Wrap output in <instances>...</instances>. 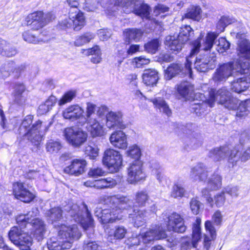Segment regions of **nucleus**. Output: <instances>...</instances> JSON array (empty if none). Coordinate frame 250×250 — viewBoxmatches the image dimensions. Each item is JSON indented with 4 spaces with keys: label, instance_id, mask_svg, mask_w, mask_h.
Here are the masks:
<instances>
[{
    "label": "nucleus",
    "instance_id": "obj_1",
    "mask_svg": "<svg viewBox=\"0 0 250 250\" xmlns=\"http://www.w3.org/2000/svg\"><path fill=\"white\" fill-rule=\"evenodd\" d=\"M47 220L51 222L58 230V238L52 237L47 242L49 250H60L70 249L72 244L79 240L82 234L77 225H68L61 223L62 210L60 207H54L46 212Z\"/></svg>",
    "mask_w": 250,
    "mask_h": 250
},
{
    "label": "nucleus",
    "instance_id": "obj_2",
    "mask_svg": "<svg viewBox=\"0 0 250 250\" xmlns=\"http://www.w3.org/2000/svg\"><path fill=\"white\" fill-rule=\"evenodd\" d=\"M208 156L215 161L228 157L229 164L233 167L239 160L245 162L250 158V147L244 148L243 145H238L230 149L228 146H223L210 150Z\"/></svg>",
    "mask_w": 250,
    "mask_h": 250
},
{
    "label": "nucleus",
    "instance_id": "obj_3",
    "mask_svg": "<svg viewBox=\"0 0 250 250\" xmlns=\"http://www.w3.org/2000/svg\"><path fill=\"white\" fill-rule=\"evenodd\" d=\"M239 71L244 73L250 74V62H229L219 65L213 74L212 80L217 84L225 82L230 77H235L240 75Z\"/></svg>",
    "mask_w": 250,
    "mask_h": 250
},
{
    "label": "nucleus",
    "instance_id": "obj_4",
    "mask_svg": "<svg viewBox=\"0 0 250 250\" xmlns=\"http://www.w3.org/2000/svg\"><path fill=\"white\" fill-rule=\"evenodd\" d=\"M33 119L32 115L26 116L22 120L19 131L20 135L26 137L35 145H38L42 141V133L46 132L47 127L46 125H43L40 120L32 124Z\"/></svg>",
    "mask_w": 250,
    "mask_h": 250
},
{
    "label": "nucleus",
    "instance_id": "obj_5",
    "mask_svg": "<svg viewBox=\"0 0 250 250\" xmlns=\"http://www.w3.org/2000/svg\"><path fill=\"white\" fill-rule=\"evenodd\" d=\"M123 7L125 13L134 12L143 18H148L149 14V7L144 4L142 0H117L114 4L110 2L107 6L109 14L114 12L118 7Z\"/></svg>",
    "mask_w": 250,
    "mask_h": 250
},
{
    "label": "nucleus",
    "instance_id": "obj_6",
    "mask_svg": "<svg viewBox=\"0 0 250 250\" xmlns=\"http://www.w3.org/2000/svg\"><path fill=\"white\" fill-rule=\"evenodd\" d=\"M208 94L209 97L207 101L210 107L213 106L215 102H217L224 104L229 110H237L240 104L237 99L230 97V92L225 87L217 91L210 89Z\"/></svg>",
    "mask_w": 250,
    "mask_h": 250
},
{
    "label": "nucleus",
    "instance_id": "obj_7",
    "mask_svg": "<svg viewBox=\"0 0 250 250\" xmlns=\"http://www.w3.org/2000/svg\"><path fill=\"white\" fill-rule=\"evenodd\" d=\"M219 33H208L205 38H198L193 43L189 55L186 58L185 68L189 74V77L192 78V70L191 68V61L190 59L194 55L199 52L200 49L204 51H208L212 47L214 41L218 36Z\"/></svg>",
    "mask_w": 250,
    "mask_h": 250
},
{
    "label": "nucleus",
    "instance_id": "obj_8",
    "mask_svg": "<svg viewBox=\"0 0 250 250\" xmlns=\"http://www.w3.org/2000/svg\"><path fill=\"white\" fill-rule=\"evenodd\" d=\"M66 2L71 7L69 17L68 19L62 21L60 24L63 27H73L75 30L79 31L85 24L83 14L77 8L79 5V1L78 0H66Z\"/></svg>",
    "mask_w": 250,
    "mask_h": 250
},
{
    "label": "nucleus",
    "instance_id": "obj_9",
    "mask_svg": "<svg viewBox=\"0 0 250 250\" xmlns=\"http://www.w3.org/2000/svg\"><path fill=\"white\" fill-rule=\"evenodd\" d=\"M64 210L76 222L80 223L84 230L92 228L93 220L85 204H83L81 208L77 204L69 205Z\"/></svg>",
    "mask_w": 250,
    "mask_h": 250
},
{
    "label": "nucleus",
    "instance_id": "obj_10",
    "mask_svg": "<svg viewBox=\"0 0 250 250\" xmlns=\"http://www.w3.org/2000/svg\"><path fill=\"white\" fill-rule=\"evenodd\" d=\"M10 240L21 250H30L32 245V237L24 230V228L18 226L12 227L8 233Z\"/></svg>",
    "mask_w": 250,
    "mask_h": 250
},
{
    "label": "nucleus",
    "instance_id": "obj_11",
    "mask_svg": "<svg viewBox=\"0 0 250 250\" xmlns=\"http://www.w3.org/2000/svg\"><path fill=\"white\" fill-rule=\"evenodd\" d=\"M103 204L107 206L108 208L97 207L95 210V216L100 219L102 223H112L123 219L124 215L120 213V210L116 209L115 207H111L109 204Z\"/></svg>",
    "mask_w": 250,
    "mask_h": 250
},
{
    "label": "nucleus",
    "instance_id": "obj_12",
    "mask_svg": "<svg viewBox=\"0 0 250 250\" xmlns=\"http://www.w3.org/2000/svg\"><path fill=\"white\" fill-rule=\"evenodd\" d=\"M99 202L101 204H109L111 207H115L116 209L120 210V213L121 214H122V210H129L133 206L131 200L126 197L119 195H104L100 198Z\"/></svg>",
    "mask_w": 250,
    "mask_h": 250
},
{
    "label": "nucleus",
    "instance_id": "obj_13",
    "mask_svg": "<svg viewBox=\"0 0 250 250\" xmlns=\"http://www.w3.org/2000/svg\"><path fill=\"white\" fill-rule=\"evenodd\" d=\"M63 133L67 142L75 147L83 145L87 138V133L80 128L68 127L64 129Z\"/></svg>",
    "mask_w": 250,
    "mask_h": 250
},
{
    "label": "nucleus",
    "instance_id": "obj_14",
    "mask_svg": "<svg viewBox=\"0 0 250 250\" xmlns=\"http://www.w3.org/2000/svg\"><path fill=\"white\" fill-rule=\"evenodd\" d=\"M122 156L118 151L108 148L105 150L103 163L111 172L119 171L122 164Z\"/></svg>",
    "mask_w": 250,
    "mask_h": 250
},
{
    "label": "nucleus",
    "instance_id": "obj_15",
    "mask_svg": "<svg viewBox=\"0 0 250 250\" xmlns=\"http://www.w3.org/2000/svg\"><path fill=\"white\" fill-rule=\"evenodd\" d=\"M216 59L215 53L200 54L194 62V68L200 72H205L214 68Z\"/></svg>",
    "mask_w": 250,
    "mask_h": 250
},
{
    "label": "nucleus",
    "instance_id": "obj_16",
    "mask_svg": "<svg viewBox=\"0 0 250 250\" xmlns=\"http://www.w3.org/2000/svg\"><path fill=\"white\" fill-rule=\"evenodd\" d=\"M52 16L51 13L44 15L42 11H36L29 14L26 18L25 21L27 25H31L33 29L38 30L49 22Z\"/></svg>",
    "mask_w": 250,
    "mask_h": 250
},
{
    "label": "nucleus",
    "instance_id": "obj_17",
    "mask_svg": "<svg viewBox=\"0 0 250 250\" xmlns=\"http://www.w3.org/2000/svg\"><path fill=\"white\" fill-rule=\"evenodd\" d=\"M146 174L143 169L142 163L136 161L130 164L128 168L127 181L130 184H135L146 179Z\"/></svg>",
    "mask_w": 250,
    "mask_h": 250
},
{
    "label": "nucleus",
    "instance_id": "obj_18",
    "mask_svg": "<svg viewBox=\"0 0 250 250\" xmlns=\"http://www.w3.org/2000/svg\"><path fill=\"white\" fill-rule=\"evenodd\" d=\"M240 75L233 77L234 80L231 82V89L238 93L246 90L250 86V74H246L239 71Z\"/></svg>",
    "mask_w": 250,
    "mask_h": 250
},
{
    "label": "nucleus",
    "instance_id": "obj_19",
    "mask_svg": "<svg viewBox=\"0 0 250 250\" xmlns=\"http://www.w3.org/2000/svg\"><path fill=\"white\" fill-rule=\"evenodd\" d=\"M13 192L17 199L25 203L30 202L35 197V195L21 182H17L13 184Z\"/></svg>",
    "mask_w": 250,
    "mask_h": 250
},
{
    "label": "nucleus",
    "instance_id": "obj_20",
    "mask_svg": "<svg viewBox=\"0 0 250 250\" xmlns=\"http://www.w3.org/2000/svg\"><path fill=\"white\" fill-rule=\"evenodd\" d=\"M167 218V227L168 230L178 233H183L186 231L187 227L180 215L174 212L169 215Z\"/></svg>",
    "mask_w": 250,
    "mask_h": 250
},
{
    "label": "nucleus",
    "instance_id": "obj_21",
    "mask_svg": "<svg viewBox=\"0 0 250 250\" xmlns=\"http://www.w3.org/2000/svg\"><path fill=\"white\" fill-rule=\"evenodd\" d=\"M83 113V109L78 104H73L66 108L62 112V116L65 119L74 121L79 120L81 125L82 118Z\"/></svg>",
    "mask_w": 250,
    "mask_h": 250
},
{
    "label": "nucleus",
    "instance_id": "obj_22",
    "mask_svg": "<svg viewBox=\"0 0 250 250\" xmlns=\"http://www.w3.org/2000/svg\"><path fill=\"white\" fill-rule=\"evenodd\" d=\"M86 162L84 159H75L64 169L65 173L76 176L82 174L85 171Z\"/></svg>",
    "mask_w": 250,
    "mask_h": 250
},
{
    "label": "nucleus",
    "instance_id": "obj_23",
    "mask_svg": "<svg viewBox=\"0 0 250 250\" xmlns=\"http://www.w3.org/2000/svg\"><path fill=\"white\" fill-rule=\"evenodd\" d=\"M106 126L109 129H124L125 125L123 123L121 113L109 112L106 115Z\"/></svg>",
    "mask_w": 250,
    "mask_h": 250
},
{
    "label": "nucleus",
    "instance_id": "obj_24",
    "mask_svg": "<svg viewBox=\"0 0 250 250\" xmlns=\"http://www.w3.org/2000/svg\"><path fill=\"white\" fill-rule=\"evenodd\" d=\"M83 184L87 187H94L97 189H101L113 188L116 186L117 182L114 179L111 177H107L97 180H88L84 182Z\"/></svg>",
    "mask_w": 250,
    "mask_h": 250
},
{
    "label": "nucleus",
    "instance_id": "obj_25",
    "mask_svg": "<svg viewBox=\"0 0 250 250\" xmlns=\"http://www.w3.org/2000/svg\"><path fill=\"white\" fill-rule=\"evenodd\" d=\"M128 215L134 227L139 228L146 223L148 212L146 209H134L132 213H128Z\"/></svg>",
    "mask_w": 250,
    "mask_h": 250
},
{
    "label": "nucleus",
    "instance_id": "obj_26",
    "mask_svg": "<svg viewBox=\"0 0 250 250\" xmlns=\"http://www.w3.org/2000/svg\"><path fill=\"white\" fill-rule=\"evenodd\" d=\"M196 126L192 124H188L184 129L189 139V145L193 148H196L202 145V140L199 134L195 132Z\"/></svg>",
    "mask_w": 250,
    "mask_h": 250
},
{
    "label": "nucleus",
    "instance_id": "obj_27",
    "mask_svg": "<svg viewBox=\"0 0 250 250\" xmlns=\"http://www.w3.org/2000/svg\"><path fill=\"white\" fill-rule=\"evenodd\" d=\"M176 91L179 96V99L183 98L185 100H189L193 97L194 86L189 82L183 81L177 84Z\"/></svg>",
    "mask_w": 250,
    "mask_h": 250
},
{
    "label": "nucleus",
    "instance_id": "obj_28",
    "mask_svg": "<svg viewBox=\"0 0 250 250\" xmlns=\"http://www.w3.org/2000/svg\"><path fill=\"white\" fill-rule=\"evenodd\" d=\"M236 37L239 39L237 48L238 55L241 58L250 59V42L245 38L244 34L237 33Z\"/></svg>",
    "mask_w": 250,
    "mask_h": 250
},
{
    "label": "nucleus",
    "instance_id": "obj_29",
    "mask_svg": "<svg viewBox=\"0 0 250 250\" xmlns=\"http://www.w3.org/2000/svg\"><path fill=\"white\" fill-rule=\"evenodd\" d=\"M166 234L160 227L152 229L141 234V238L144 244H147L154 240L164 239L166 237Z\"/></svg>",
    "mask_w": 250,
    "mask_h": 250
},
{
    "label": "nucleus",
    "instance_id": "obj_30",
    "mask_svg": "<svg viewBox=\"0 0 250 250\" xmlns=\"http://www.w3.org/2000/svg\"><path fill=\"white\" fill-rule=\"evenodd\" d=\"M208 170L203 163H198L191 168L190 177L195 181L205 182L208 177Z\"/></svg>",
    "mask_w": 250,
    "mask_h": 250
},
{
    "label": "nucleus",
    "instance_id": "obj_31",
    "mask_svg": "<svg viewBox=\"0 0 250 250\" xmlns=\"http://www.w3.org/2000/svg\"><path fill=\"white\" fill-rule=\"evenodd\" d=\"M109 141L113 146L118 148L125 149L127 146L126 135L121 130L113 132L109 137Z\"/></svg>",
    "mask_w": 250,
    "mask_h": 250
},
{
    "label": "nucleus",
    "instance_id": "obj_32",
    "mask_svg": "<svg viewBox=\"0 0 250 250\" xmlns=\"http://www.w3.org/2000/svg\"><path fill=\"white\" fill-rule=\"evenodd\" d=\"M30 224L34 230V236L39 241L42 240L44 236L46 231V226L44 222L38 218H33Z\"/></svg>",
    "mask_w": 250,
    "mask_h": 250
},
{
    "label": "nucleus",
    "instance_id": "obj_33",
    "mask_svg": "<svg viewBox=\"0 0 250 250\" xmlns=\"http://www.w3.org/2000/svg\"><path fill=\"white\" fill-rule=\"evenodd\" d=\"M184 42H182L178 39L177 36H168L166 37L165 41V44L166 47L173 53L177 54L182 49Z\"/></svg>",
    "mask_w": 250,
    "mask_h": 250
},
{
    "label": "nucleus",
    "instance_id": "obj_34",
    "mask_svg": "<svg viewBox=\"0 0 250 250\" xmlns=\"http://www.w3.org/2000/svg\"><path fill=\"white\" fill-rule=\"evenodd\" d=\"M86 127L93 137H101L104 135V126L101 125L97 119L86 122Z\"/></svg>",
    "mask_w": 250,
    "mask_h": 250
},
{
    "label": "nucleus",
    "instance_id": "obj_35",
    "mask_svg": "<svg viewBox=\"0 0 250 250\" xmlns=\"http://www.w3.org/2000/svg\"><path fill=\"white\" fill-rule=\"evenodd\" d=\"M39 213L37 208H33L31 211L24 214H19L16 217L18 227L24 228L28 223H30L32 218L37 216Z\"/></svg>",
    "mask_w": 250,
    "mask_h": 250
},
{
    "label": "nucleus",
    "instance_id": "obj_36",
    "mask_svg": "<svg viewBox=\"0 0 250 250\" xmlns=\"http://www.w3.org/2000/svg\"><path fill=\"white\" fill-rule=\"evenodd\" d=\"M97 106L96 104L90 102L86 103L85 115V116L83 115L81 119V125H84L86 122L97 119Z\"/></svg>",
    "mask_w": 250,
    "mask_h": 250
},
{
    "label": "nucleus",
    "instance_id": "obj_37",
    "mask_svg": "<svg viewBox=\"0 0 250 250\" xmlns=\"http://www.w3.org/2000/svg\"><path fill=\"white\" fill-rule=\"evenodd\" d=\"M144 34V31L140 29L129 28L125 29L124 32V35L126 42H129L131 41H139Z\"/></svg>",
    "mask_w": 250,
    "mask_h": 250
},
{
    "label": "nucleus",
    "instance_id": "obj_38",
    "mask_svg": "<svg viewBox=\"0 0 250 250\" xmlns=\"http://www.w3.org/2000/svg\"><path fill=\"white\" fill-rule=\"evenodd\" d=\"M142 78L146 85H153L158 80V72L154 69H146L144 71Z\"/></svg>",
    "mask_w": 250,
    "mask_h": 250
},
{
    "label": "nucleus",
    "instance_id": "obj_39",
    "mask_svg": "<svg viewBox=\"0 0 250 250\" xmlns=\"http://www.w3.org/2000/svg\"><path fill=\"white\" fill-rule=\"evenodd\" d=\"M14 89V101L19 105L23 104L25 102V98L22 94L25 90L24 85L21 83H16Z\"/></svg>",
    "mask_w": 250,
    "mask_h": 250
},
{
    "label": "nucleus",
    "instance_id": "obj_40",
    "mask_svg": "<svg viewBox=\"0 0 250 250\" xmlns=\"http://www.w3.org/2000/svg\"><path fill=\"white\" fill-rule=\"evenodd\" d=\"M183 65L179 63H171L165 72V78L170 80L172 78L179 75L183 71Z\"/></svg>",
    "mask_w": 250,
    "mask_h": 250
},
{
    "label": "nucleus",
    "instance_id": "obj_41",
    "mask_svg": "<svg viewBox=\"0 0 250 250\" xmlns=\"http://www.w3.org/2000/svg\"><path fill=\"white\" fill-rule=\"evenodd\" d=\"M127 232V229L122 226H116L107 231L108 238L110 239H122Z\"/></svg>",
    "mask_w": 250,
    "mask_h": 250
},
{
    "label": "nucleus",
    "instance_id": "obj_42",
    "mask_svg": "<svg viewBox=\"0 0 250 250\" xmlns=\"http://www.w3.org/2000/svg\"><path fill=\"white\" fill-rule=\"evenodd\" d=\"M250 100H247L240 103L236 110V117L242 118L250 113Z\"/></svg>",
    "mask_w": 250,
    "mask_h": 250
},
{
    "label": "nucleus",
    "instance_id": "obj_43",
    "mask_svg": "<svg viewBox=\"0 0 250 250\" xmlns=\"http://www.w3.org/2000/svg\"><path fill=\"white\" fill-rule=\"evenodd\" d=\"M193 30L190 26L185 25L182 26L180 30V32L177 36L178 38L182 42L185 43L189 39L193 34Z\"/></svg>",
    "mask_w": 250,
    "mask_h": 250
},
{
    "label": "nucleus",
    "instance_id": "obj_44",
    "mask_svg": "<svg viewBox=\"0 0 250 250\" xmlns=\"http://www.w3.org/2000/svg\"><path fill=\"white\" fill-rule=\"evenodd\" d=\"M222 186V177L217 172H214L208 181V187L210 190H217Z\"/></svg>",
    "mask_w": 250,
    "mask_h": 250
},
{
    "label": "nucleus",
    "instance_id": "obj_45",
    "mask_svg": "<svg viewBox=\"0 0 250 250\" xmlns=\"http://www.w3.org/2000/svg\"><path fill=\"white\" fill-rule=\"evenodd\" d=\"M0 45H1L0 47V49L1 50L0 54L3 56L10 57L15 56L17 53L16 48L12 46L4 40L1 41Z\"/></svg>",
    "mask_w": 250,
    "mask_h": 250
},
{
    "label": "nucleus",
    "instance_id": "obj_46",
    "mask_svg": "<svg viewBox=\"0 0 250 250\" xmlns=\"http://www.w3.org/2000/svg\"><path fill=\"white\" fill-rule=\"evenodd\" d=\"M151 102L157 108H159L161 111L164 112L167 116L170 115L171 113V110L163 99L160 98H155L151 99Z\"/></svg>",
    "mask_w": 250,
    "mask_h": 250
},
{
    "label": "nucleus",
    "instance_id": "obj_47",
    "mask_svg": "<svg viewBox=\"0 0 250 250\" xmlns=\"http://www.w3.org/2000/svg\"><path fill=\"white\" fill-rule=\"evenodd\" d=\"M201 223L200 218L196 217L192 228L193 245L194 247H195V242L198 241L201 239Z\"/></svg>",
    "mask_w": 250,
    "mask_h": 250
},
{
    "label": "nucleus",
    "instance_id": "obj_48",
    "mask_svg": "<svg viewBox=\"0 0 250 250\" xmlns=\"http://www.w3.org/2000/svg\"><path fill=\"white\" fill-rule=\"evenodd\" d=\"M15 63L13 62L5 63L0 68V73L1 76L3 78H6L12 74L15 76Z\"/></svg>",
    "mask_w": 250,
    "mask_h": 250
},
{
    "label": "nucleus",
    "instance_id": "obj_49",
    "mask_svg": "<svg viewBox=\"0 0 250 250\" xmlns=\"http://www.w3.org/2000/svg\"><path fill=\"white\" fill-rule=\"evenodd\" d=\"M201 9L199 6H192L188 9L185 17L198 21L201 19Z\"/></svg>",
    "mask_w": 250,
    "mask_h": 250
},
{
    "label": "nucleus",
    "instance_id": "obj_50",
    "mask_svg": "<svg viewBox=\"0 0 250 250\" xmlns=\"http://www.w3.org/2000/svg\"><path fill=\"white\" fill-rule=\"evenodd\" d=\"M186 192V190L183 185L179 183H175L172 186L170 195L174 198L183 197Z\"/></svg>",
    "mask_w": 250,
    "mask_h": 250
},
{
    "label": "nucleus",
    "instance_id": "obj_51",
    "mask_svg": "<svg viewBox=\"0 0 250 250\" xmlns=\"http://www.w3.org/2000/svg\"><path fill=\"white\" fill-rule=\"evenodd\" d=\"M95 38V35L90 32L85 33L82 36L78 37L75 42V45L80 46L90 42Z\"/></svg>",
    "mask_w": 250,
    "mask_h": 250
},
{
    "label": "nucleus",
    "instance_id": "obj_52",
    "mask_svg": "<svg viewBox=\"0 0 250 250\" xmlns=\"http://www.w3.org/2000/svg\"><path fill=\"white\" fill-rule=\"evenodd\" d=\"M149 199V196L146 191H138L135 194V203L139 207H143Z\"/></svg>",
    "mask_w": 250,
    "mask_h": 250
},
{
    "label": "nucleus",
    "instance_id": "obj_53",
    "mask_svg": "<svg viewBox=\"0 0 250 250\" xmlns=\"http://www.w3.org/2000/svg\"><path fill=\"white\" fill-rule=\"evenodd\" d=\"M76 90H69L65 92L58 102V104L62 106L70 103L76 96Z\"/></svg>",
    "mask_w": 250,
    "mask_h": 250
},
{
    "label": "nucleus",
    "instance_id": "obj_54",
    "mask_svg": "<svg viewBox=\"0 0 250 250\" xmlns=\"http://www.w3.org/2000/svg\"><path fill=\"white\" fill-rule=\"evenodd\" d=\"M160 44L161 42L158 39H154L146 43L144 47L146 52L154 54L158 50Z\"/></svg>",
    "mask_w": 250,
    "mask_h": 250
},
{
    "label": "nucleus",
    "instance_id": "obj_55",
    "mask_svg": "<svg viewBox=\"0 0 250 250\" xmlns=\"http://www.w3.org/2000/svg\"><path fill=\"white\" fill-rule=\"evenodd\" d=\"M61 148L62 145L61 143L57 141L50 140L46 145V150L50 153H57Z\"/></svg>",
    "mask_w": 250,
    "mask_h": 250
},
{
    "label": "nucleus",
    "instance_id": "obj_56",
    "mask_svg": "<svg viewBox=\"0 0 250 250\" xmlns=\"http://www.w3.org/2000/svg\"><path fill=\"white\" fill-rule=\"evenodd\" d=\"M152 169V173L155 176L156 179L160 183L163 181L164 176L162 174V169L160 165L156 163H152L150 166Z\"/></svg>",
    "mask_w": 250,
    "mask_h": 250
},
{
    "label": "nucleus",
    "instance_id": "obj_57",
    "mask_svg": "<svg viewBox=\"0 0 250 250\" xmlns=\"http://www.w3.org/2000/svg\"><path fill=\"white\" fill-rule=\"evenodd\" d=\"M23 39L26 42L32 43H37L40 42V39L35 36L30 30L24 31L22 33Z\"/></svg>",
    "mask_w": 250,
    "mask_h": 250
},
{
    "label": "nucleus",
    "instance_id": "obj_58",
    "mask_svg": "<svg viewBox=\"0 0 250 250\" xmlns=\"http://www.w3.org/2000/svg\"><path fill=\"white\" fill-rule=\"evenodd\" d=\"M230 46V43L224 38H219L217 44V50L220 53H223L228 50Z\"/></svg>",
    "mask_w": 250,
    "mask_h": 250
},
{
    "label": "nucleus",
    "instance_id": "obj_59",
    "mask_svg": "<svg viewBox=\"0 0 250 250\" xmlns=\"http://www.w3.org/2000/svg\"><path fill=\"white\" fill-rule=\"evenodd\" d=\"M85 154L89 156L91 159H95L99 154V149L96 146H92L88 145L85 147Z\"/></svg>",
    "mask_w": 250,
    "mask_h": 250
},
{
    "label": "nucleus",
    "instance_id": "obj_60",
    "mask_svg": "<svg viewBox=\"0 0 250 250\" xmlns=\"http://www.w3.org/2000/svg\"><path fill=\"white\" fill-rule=\"evenodd\" d=\"M132 62L135 67L140 68L148 64L150 62V60L146 57L140 56L134 58Z\"/></svg>",
    "mask_w": 250,
    "mask_h": 250
},
{
    "label": "nucleus",
    "instance_id": "obj_61",
    "mask_svg": "<svg viewBox=\"0 0 250 250\" xmlns=\"http://www.w3.org/2000/svg\"><path fill=\"white\" fill-rule=\"evenodd\" d=\"M127 154L128 156L132 158L138 159L141 156V150L138 146L133 145L129 147Z\"/></svg>",
    "mask_w": 250,
    "mask_h": 250
},
{
    "label": "nucleus",
    "instance_id": "obj_62",
    "mask_svg": "<svg viewBox=\"0 0 250 250\" xmlns=\"http://www.w3.org/2000/svg\"><path fill=\"white\" fill-rule=\"evenodd\" d=\"M190 209L194 214H198L199 213L201 203L195 198L191 199L190 202Z\"/></svg>",
    "mask_w": 250,
    "mask_h": 250
},
{
    "label": "nucleus",
    "instance_id": "obj_63",
    "mask_svg": "<svg viewBox=\"0 0 250 250\" xmlns=\"http://www.w3.org/2000/svg\"><path fill=\"white\" fill-rule=\"evenodd\" d=\"M224 191L233 198L237 197L239 195V188L237 186H228L224 188Z\"/></svg>",
    "mask_w": 250,
    "mask_h": 250
},
{
    "label": "nucleus",
    "instance_id": "obj_64",
    "mask_svg": "<svg viewBox=\"0 0 250 250\" xmlns=\"http://www.w3.org/2000/svg\"><path fill=\"white\" fill-rule=\"evenodd\" d=\"M225 192L224 190L214 196V200L215 201V204L216 206L218 207H220L223 206L225 203L226 198L225 197Z\"/></svg>",
    "mask_w": 250,
    "mask_h": 250
}]
</instances>
